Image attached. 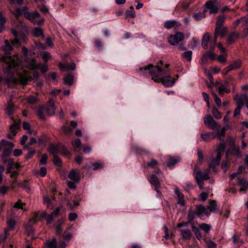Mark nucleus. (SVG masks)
Returning <instances> with one entry per match:
<instances>
[{
  "label": "nucleus",
  "instance_id": "nucleus-1",
  "mask_svg": "<svg viewBox=\"0 0 248 248\" xmlns=\"http://www.w3.org/2000/svg\"><path fill=\"white\" fill-rule=\"evenodd\" d=\"M163 64V61L160 60L156 66L150 64L147 66L140 67L139 72L143 75H146L148 72L152 76V79L155 82H161L163 85L166 87L172 86L175 82V79L170 76H164L167 74L168 70L162 69Z\"/></svg>",
  "mask_w": 248,
  "mask_h": 248
},
{
  "label": "nucleus",
  "instance_id": "nucleus-2",
  "mask_svg": "<svg viewBox=\"0 0 248 248\" xmlns=\"http://www.w3.org/2000/svg\"><path fill=\"white\" fill-rule=\"evenodd\" d=\"M0 62H3L7 65V67H4V72L8 74L7 77L5 78L6 83L9 87H13L17 82L18 79L15 77L13 73H10V69L15 67L18 64V61L16 60V57L12 58L11 56L7 55L2 56L0 58Z\"/></svg>",
  "mask_w": 248,
  "mask_h": 248
},
{
  "label": "nucleus",
  "instance_id": "nucleus-3",
  "mask_svg": "<svg viewBox=\"0 0 248 248\" xmlns=\"http://www.w3.org/2000/svg\"><path fill=\"white\" fill-rule=\"evenodd\" d=\"M227 31V28L225 27L216 26L214 37L210 42L211 49L214 48L217 37L220 36L221 38H223L226 34Z\"/></svg>",
  "mask_w": 248,
  "mask_h": 248
},
{
  "label": "nucleus",
  "instance_id": "nucleus-4",
  "mask_svg": "<svg viewBox=\"0 0 248 248\" xmlns=\"http://www.w3.org/2000/svg\"><path fill=\"white\" fill-rule=\"evenodd\" d=\"M11 32L15 37V39L12 41V44L13 45H16L18 44L21 45V44L26 42L27 37L24 32H17L14 29H11Z\"/></svg>",
  "mask_w": 248,
  "mask_h": 248
},
{
  "label": "nucleus",
  "instance_id": "nucleus-5",
  "mask_svg": "<svg viewBox=\"0 0 248 248\" xmlns=\"http://www.w3.org/2000/svg\"><path fill=\"white\" fill-rule=\"evenodd\" d=\"M23 15L27 19L32 22L34 24L40 25L44 22V18H41L39 20H36L40 16V14L37 11H34L33 13L25 12L23 13Z\"/></svg>",
  "mask_w": 248,
  "mask_h": 248
},
{
  "label": "nucleus",
  "instance_id": "nucleus-6",
  "mask_svg": "<svg viewBox=\"0 0 248 248\" xmlns=\"http://www.w3.org/2000/svg\"><path fill=\"white\" fill-rule=\"evenodd\" d=\"M185 38L184 34L181 32H177L173 35H170L168 38L170 44L172 46H176L182 41Z\"/></svg>",
  "mask_w": 248,
  "mask_h": 248
},
{
  "label": "nucleus",
  "instance_id": "nucleus-7",
  "mask_svg": "<svg viewBox=\"0 0 248 248\" xmlns=\"http://www.w3.org/2000/svg\"><path fill=\"white\" fill-rule=\"evenodd\" d=\"M204 124L210 129L217 130L220 129V126L212 117L209 115H205L204 117Z\"/></svg>",
  "mask_w": 248,
  "mask_h": 248
},
{
  "label": "nucleus",
  "instance_id": "nucleus-8",
  "mask_svg": "<svg viewBox=\"0 0 248 248\" xmlns=\"http://www.w3.org/2000/svg\"><path fill=\"white\" fill-rule=\"evenodd\" d=\"M210 171V168L208 167L203 172L201 170H199L197 167H195L194 170V174L195 175V179H197V177L199 176L202 180H207L210 177L209 176V172Z\"/></svg>",
  "mask_w": 248,
  "mask_h": 248
},
{
  "label": "nucleus",
  "instance_id": "nucleus-9",
  "mask_svg": "<svg viewBox=\"0 0 248 248\" xmlns=\"http://www.w3.org/2000/svg\"><path fill=\"white\" fill-rule=\"evenodd\" d=\"M233 99L236 101L237 106L243 107L245 104L248 109V96L247 95L241 94L240 96L235 95Z\"/></svg>",
  "mask_w": 248,
  "mask_h": 248
},
{
  "label": "nucleus",
  "instance_id": "nucleus-10",
  "mask_svg": "<svg viewBox=\"0 0 248 248\" xmlns=\"http://www.w3.org/2000/svg\"><path fill=\"white\" fill-rule=\"evenodd\" d=\"M24 66L30 69H35L39 67L36 60L33 58H26Z\"/></svg>",
  "mask_w": 248,
  "mask_h": 248
},
{
  "label": "nucleus",
  "instance_id": "nucleus-11",
  "mask_svg": "<svg viewBox=\"0 0 248 248\" xmlns=\"http://www.w3.org/2000/svg\"><path fill=\"white\" fill-rule=\"evenodd\" d=\"M19 128V124L14 121V123L10 126V133L7 135L9 139H13L17 133V130Z\"/></svg>",
  "mask_w": 248,
  "mask_h": 248
},
{
  "label": "nucleus",
  "instance_id": "nucleus-12",
  "mask_svg": "<svg viewBox=\"0 0 248 248\" xmlns=\"http://www.w3.org/2000/svg\"><path fill=\"white\" fill-rule=\"evenodd\" d=\"M46 113L48 115L51 116L55 113V108L54 107V102L53 99H49L48 101L46 107L45 108Z\"/></svg>",
  "mask_w": 248,
  "mask_h": 248
},
{
  "label": "nucleus",
  "instance_id": "nucleus-13",
  "mask_svg": "<svg viewBox=\"0 0 248 248\" xmlns=\"http://www.w3.org/2000/svg\"><path fill=\"white\" fill-rule=\"evenodd\" d=\"M196 216L200 217L201 215L204 213L207 217H209L210 215V212L205 208L202 205H199L196 206Z\"/></svg>",
  "mask_w": 248,
  "mask_h": 248
},
{
  "label": "nucleus",
  "instance_id": "nucleus-14",
  "mask_svg": "<svg viewBox=\"0 0 248 248\" xmlns=\"http://www.w3.org/2000/svg\"><path fill=\"white\" fill-rule=\"evenodd\" d=\"M68 177L75 182H78L80 180L79 171L75 170H72L70 171Z\"/></svg>",
  "mask_w": 248,
  "mask_h": 248
},
{
  "label": "nucleus",
  "instance_id": "nucleus-15",
  "mask_svg": "<svg viewBox=\"0 0 248 248\" xmlns=\"http://www.w3.org/2000/svg\"><path fill=\"white\" fill-rule=\"evenodd\" d=\"M201 138L203 141L209 142L216 138V134L215 132H208L202 134Z\"/></svg>",
  "mask_w": 248,
  "mask_h": 248
},
{
  "label": "nucleus",
  "instance_id": "nucleus-16",
  "mask_svg": "<svg viewBox=\"0 0 248 248\" xmlns=\"http://www.w3.org/2000/svg\"><path fill=\"white\" fill-rule=\"evenodd\" d=\"M59 68L62 71H66L69 70H74L76 69V64L74 62L63 64L62 62L59 63Z\"/></svg>",
  "mask_w": 248,
  "mask_h": 248
},
{
  "label": "nucleus",
  "instance_id": "nucleus-17",
  "mask_svg": "<svg viewBox=\"0 0 248 248\" xmlns=\"http://www.w3.org/2000/svg\"><path fill=\"white\" fill-rule=\"evenodd\" d=\"M149 181L150 183L155 186L156 192L159 193V190L158 188L160 187V183L158 178L155 174H152Z\"/></svg>",
  "mask_w": 248,
  "mask_h": 248
},
{
  "label": "nucleus",
  "instance_id": "nucleus-18",
  "mask_svg": "<svg viewBox=\"0 0 248 248\" xmlns=\"http://www.w3.org/2000/svg\"><path fill=\"white\" fill-rule=\"evenodd\" d=\"M205 6L206 8L209 10L210 14H216L218 12V7L211 0L207 1Z\"/></svg>",
  "mask_w": 248,
  "mask_h": 248
},
{
  "label": "nucleus",
  "instance_id": "nucleus-19",
  "mask_svg": "<svg viewBox=\"0 0 248 248\" xmlns=\"http://www.w3.org/2000/svg\"><path fill=\"white\" fill-rule=\"evenodd\" d=\"M206 209L211 212L217 213L219 211V209L217 203L215 200H210L209 201V205L207 206Z\"/></svg>",
  "mask_w": 248,
  "mask_h": 248
},
{
  "label": "nucleus",
  "instance_id": "nucleus-20",
  "mask_svg": "<svg viewBox=\"0 0 248 248\" xmlns=\"http://www.w3.org/2000/svg\"><path fill=\"white\" fill-rule=\"evenodd\" d=\"M239 37V33L237 32H232L228 36L227 42L228 45L233 44L235 40Z\"/></svg>",
  "mask_w": 248,
  "mask_h": 248
},
{
  "label": "nucleus",
  "instance_id": "nucleus-21",
  "mask_svg": "<svg viewBox=\"0 0 248 248\" xmlns=\"http://www.w3.org/2000/svg\"><path fill=\"white\" fill-rule=\"evenodd\" d=\"M239 185L241 186L240 191H245L248 188V181L244 178L238 177Z\"/></svg>",
  "mask_w": 248,
  "mask_h": 248
},
{
  "label": "nucleus",
  "instance_id": "nucleus-22",
  "mask_svg": "<svg viewBox=\"0 0 248 248\" xmlns=\"http://www.w3.org/2000/svg\"><path fill=\"white\" fill-rule=\"evenodd\" d=\"M180 24L176 20H168L164 23V27L167 29H170L173 27H177Z\"/></svg>",
  "mask_w": 248,
  "mask_h": 248
},
{
  "label": "nucleus",
  "instance_id": "nucleus-23",
  "mask_svg": "<svg viewBox=\"0 0 248 248\" xmlns=\"http://www.w3.org/2000/svg\"><path fill=\"white\" fill-rule=\"evenodd\" d=\"M210 36L208 32L205 33L202 37V45L205 49H207L208 43L210 40Z\"/></svg>",
  "mask_w": 248,
  "mask_h": 248
},
{
  "label": "nucleus",
  "instance_id": "nucleus-24",
  "mask_svg": "<svg viewBox=\"0 0 248 248\" xmlns=\"http://www.w3.org/2000/svg\"><path fill=\"white\" fill-rule=\"evenodd\" d=\"M180 161L179 157H175L173 156H170L169 161L167 164V167L170 168L173 167L176 163Z\"/></svg>",
  "mask_w": 248,
  "mask_h": 248
},
{
  "label": "nucleus",
  "instance_id": "nucleus-25",
  "mask_svg": "<svg viewBox=\"0 0 248 248\" xmlns=\"http://www.w3.org/2000/svg\"><path fill=\"white\" fill-rule=\"evenodd\" d=\"M222 155L223 154L217 153L216 159L212 160V161L210 163L209 167L210 168H215L216 166L218 165Z\"/></svg>",
  "mask_w": 248,
  "mask_h": 248
},
{
  "label": "nucleus",
  "instance_id": "nucleus-26",
  "mask_svg": "<svg viewBox=\"0 0 248 248\" xmlns=\"http://www.w3.org/2000/svg\"><path fill=\"white\" fill-rule=\"evenodd\" d=\"M222 155L223 154L217 153L216 159L212 160V161L210 163L209 167L210 168H215L216 166L218 165Z\"/></svg>",
  "mask_w": 248,
  "mask_h": 248
},
{
  "label": "nucleus",
  "instance_id": "nucleus-27",
  "mask_svg": "<svg viewBox=\"0 0 248 248\" xmlns=\"http://www.w3.org/2000/svg\"><path fill=\"white\" fill-rule=\"evenodd\" d=\"M7 112L8 115H11L15 110V108L12 99L8 101L6 107Z\"/></svg>",
  "mask_w": 248,
  "mask_h": 248
},
{
  "label": "nucleus",
  "instance_id": "nucleus-28",
  "mask_svg": "<svg viewBox=\"0 0 248 248\" xmlns=\"http://www.w3.org/2000/svg\"><path fill=\"white\" fill-rule=\"evenodd\" d=\"M247 19L248 18L243 17L234 21L233 23L234 28L235 29L239 24H240L241 26L244 25V24L247 23Z\"/></svg>",
  "mask_w": 248,
  "mask_h": 248
},
{
  "label": "nucleus",
  "instance_id": "nucleus-29",
  "mask_svg": "<svg viewBox=\"0 0 248 248\" xmlns=\"http://www.w3.org/2000/svg\"><path fill=\"white\" fill-rule=\"evenodd\" d=\"M32 33L34 36L38 37L39 36H42V37L44 38V35L43 33V31L42 29L39 28L35 27L34 28Z\"/></svg>",
  "mask_w": 248,
  "mask_h": 248
},
{
  "label": "nucleus",
  "instance_id": "nucleus-30",
  "mask_svg": "<svg viewBox=\"0 0 248 248\" xmlns=\"http://www.w3.org/2000/svg\"><path fill=\"white\" fill-rule=\"evenodd\" d=\"M180 232H181L183 238H185V239H190V238L191 235H192L190 230H189L188 229H186V230L181 229V230H180Z\"/></svg>",
  "mask_w": 248,
  "mask_h": 248
},
{
  "label": "nucleus",
  "instance_id": "nucleus-31",
  "mask_svg": "<svg viewBox=\"0 0 248 248\" xmlns=\"http://www.w3.org/2000/svg\"><path fill=\"white\" fill-rule=\"evenodd\" d=\"M63 223V221L62 220H59L56 224V234L59 235L60 236H61V233L62 231V224Z\"/></svg>",
  "mask_w": 248,
  "mask_h": 248
},
{
  "label": "nucleus",
  "instance_id": "nucleus-32",
  "mask_svg": "<svg viewBox=\"0 0 248 248\" xmlns=\"http://www.w3.org/2000/svg\"><path fill=\"white\" fill-rule=\"evenodd\" d=\"M225 20V16L223 15H218L217 17V21L216 23V26H223V23Z\"/></svg>",
  "mask_w": 248,
  "mask_h": 248
},
{
  "label": "nucleus",
  "instance_id": "nucleus-33",
  "mask_svg": "<svg viewBox=\"0 0 248 248\" xmlns=\"http://www.w3.org/2000/svg\"><path fill=\"white\" fill-rule=\"evenodd\" d=\"M74 76L68 74L64 78V82L65 84L71 85L73 83Z\"/></svg>",
  "mask_w": 248,
  "mask_h": 248
},
{
  "label": "nucleus",
  "instance_id": "nucleus-34",
  "mask_svg": "<svg viewBox=\"0 0 248 248\" xmlns=\"http://www.w3.org/2000/svg\"><path fill=\"white\" fill-rule=\"evenodd\" d=\"M241 64V62L240 60H237L233 62L231 64L229 65L231 70L239 68Z\"/></svg>",
  "mask_w": 248,
  "mask_h": 248
},
{
  "label": "nucleus",
  "instance_id": "nucleus-35",
  "mask_svg": "<svg viewBox=\"0 0 248 248\" xmlns=\"http://www.w3.org/2000/svg\"><path fill=\"white\" fill-rule=\"evenodd\" d=\"M59 146H54L51 145L48 148L49 152L53 154L54 155H56V154H59Z\"/></svg>",
  "mask_w": 248,
  "mask_h": 248
},
{
  "label": "nucleus",
  "instance_id": "nucleus-36",
  "mask_svg": "<svg viewBox=\"0 0 248 248\" xmlns=\"http://www.w3.org/2000/svg\"><path fill=\"white\" fill-rule=\"evenodd\" d=\"M192 52L191 50L186 51L182 54L183 58L187 61L190 62L191 60Z\"/></svg>",
  "mask_w": 248,
  "mask_h": 248
},
{
  "label": "nucleus",
  "instance_id": "nucleus-37",
  "mask_svg": "<svg viewBox=\"0 0 248 248\" xmlns=\"http://www.w3.org/2000/svg\"><path fill=\"white\" fill-rule=\"evenodd\" d=\"M6 22V18L3 16L2 13L0 11V32H2L4 29V25Z\"/></svg>",
  "mask_w": 248,
  "mask_h": 248
},
{
  "label": "nucleus",
  "instance_id": "nucleus-38",
  "mask_svg": "<svg viewBox=\"0 0 248 248\" xmlns=\"http://www.w3.org/2000/svg\"><path fill=\"white\" fill-rule=\"evenodd\" d=\"M199 228L206 233H208L211 230V226L204 223L199 224Z\"/></svg>",
  "mask_w": 248,
  "mask_h": 248
},
{
  "label": "nucleus",
  "instance_id": "nucleus-39",
  "mask_svg": "<svg viewBox=\"0 0 248 248\" xmlns=\"http://www.w3.org/2000/svg\"><path fill=\"white\" fill-rule=\"evenodd\" d=\"M217 131L216 134V137H217L219 139H221V138L225 136V132L226 131V129L225 127H223L220 130L218 129L216 130Z\"/></svg>",
  "mask_w": 248,
  "mask_h": 248
},
{
  "label": "nucleus",
  "instance_id": "nucleus-40",
  "mask_svg": "<svg viewBox=\"0 0 248 248\" xmlns=\"http://www.w3.org/2000/svg\"><path fill=\"white\" fill-rule=\"evenodd\" d=\"M48 248H57V241L56 238H53L51 241L46 243Z\"/></svg>",
  "mask_w": 248,
  "mask_h": 248
},
{
  "label": "nucleus",
  "instance_id": "nucleus-41",
  "mask_svg": "<svg viewBox=\"0 0 248 248\" xmlns=\"http://www.w3.org/2000/svg\"><path fill=\"white\" fill-rule=\"evenodd\" d=\"M42 57L43 60L46 63L48 60L52 59V56L50 53L48 51H44L42 54Z\"/></svg>",
  "mask_w": 248,
  "mask_h": 248
},
{
  "label": "nucleus",
  "instance_id": "nucleus-42",
  "mask_svg": "<svg viewBox=\"0 0 248 248\" xmlns=\"http://www.w3.org/2000/svg\"><path fill=\"white\" fill-rule=\"evenodd\" d=\"M196 215V211H194L191 209H190L188 211L187 218L188 221V222H191L193 219L195 218V216Z\"/></svg>",
  "mask_w": 248,
  "mask_h": 248
},
{
  "label": "nucleus",
  "instance_id": "nucleus-43",
  "mask_svg": "<svg viewBox=\"0 0 248 248\" xmlns=\"http://www.w3.org/2000/svg\"><path fill=\"white\" fill-rule=\"evenodd\" d=\"M126 16L127 17L132 18H134L136 16L135 12L132 6L129 8V10L126 11Z\"/></svg>",
  "mask_w": 248,
  "mask_h": 248
},
{
  "label": "nucleus",
  "instance_id": "nucleus-44",
  "mask_svg": "<svg viewBox=\"0 0 248 248\" xmlns=\"http://www.w3.org/2000/svg\"><path fill=\"white\" fill-rule=\"evenodd\" d=\"M29 79V77L25 74V75H21L18 80H19L20 82L24 85L26 84Z\"/></svg>",
  "mask_w": 248,
  "mask_h": 248
},
{
  "label": "nucleus",
  "instance_id": "nucleus-45",
  "mask_svg": "<svg viewBox=\"0 0 248 248\" xmlns=\"http://www.w3.org/2000/svg\"><path fill=\"white\" fill-rule=\"evenodd\" d=\"M192 231L195 233L196 238L198 240H200L202 238V235L200 230L198 228L194 226H192Z\"/></svg>",
  "mask_w": 248,
  "mask_h": 248
},
{
  "label": "nucleus",
  "instance_id": "nucleus-46",
  "mask_svg": "<svg viewBox=\"0 0 248 248\" xmlns=\"http://www.w3.org/2000/svg\"><path fill=\"white\" fill-rule=\"evenodd\" d=\"M93 170L101 169L104 167V163L102 162H95L92 164Z\"/></svg>",
  "mask_w": 248,
  "mask_h": 248
},
{
  "label": "nucleus",
  "instance_id": "nucleus-47",
  "mask_svg": "<svg viewBox=\"0 0 248 248\" xmlns=\"http://www.w3.org/2000/svg\"><path fill=\"white\" fill-rule=\"evenodd\" d=\"M212 114H213V116L215 118H216L217 119H221V118L222 117V115L219 112V111L218 110V109L214 107L213 108V109H212Z\"/></svg>",
  "mask_w": 248,
  "mask_h": 248
},
{
  "label": "nucleus",
  "instance_id": "nucleus-48",
  "mask_svg": "<svg viewBox=\"0 0 248 248\" xmlns=\"http://www.w3.org/2000/svg\"><path fill=\"white\" fill-rule=\"evenodd\" d=\"M242 26L244 27V29L241 33L242 36L244 38L248 35V18L247 19V23Z\"/></svg>",
  "mask_w": 248,
  "mask_h": 248
},
{
  "label": "nucleus",
  "instance_id": "nucleus-49",
  "mask_svg": "<svg viewBox=\"0 0 248 248\" xmlns=\"http://www.w3.org/2000/svg\"><path fill=\"white\" fill-rule=\"evenodd\" d=\"M25 229L28 235H31L33 234L34 231L32 227V225L27 223L25 225Z\"/></svg>",
  "mask_w": 248,
  "mask_h": 248
},
{
  "label": "nucleus",
  "instance_id": "nucleus-50",
  "mask_svg": "<svg viewBox=\"0 0 248 248\" xmlns=\"http://www.w3.org/2000/svg\"><path fill=\"white\" fill-rule=\"evenodd\" d=\"M207 248H217V244L213 241L208 239L205 241Z\"/></svg>",
  "mask_w": 248,
  "mask_h": 248
},
{
  "label": "nucleus",
  "instance_id": "nucleus-51",
  "mask_svg": "<svg viewBox=\"0 0 248 248\" xmlns=\"http://www.w3.org/2000/svg\"><path fill=\"white\" fill-rule=\"evenodd\" d=\"M37 97L36 96H28L27 99V102H28L29 104H35L36 101H37Z\"/></svg>",
  "mask_w": 248,
  "mask_h": 248
},
{
  "label": "nucleus",
  "instance_id": "nucleus-52",
  "mask_svg": "<svg viewBox=\"0 0 248 248\" xmlns=\"http://www.w3.org/2000/svg\"><path fill=\"white\" fill-rule=\"evenodd\" d=\"M225 143L222 142L220 143L218 146L217 151V153L223 154H224V150H225Z\"/></svg>",
  "mask_w": 248,
  "mask_h": 248
},
{
  "label": "nucleus",
  "instance_id": "nucleus-53",
  "mask_svg": "<svg viewBox=\"0 0 248 248\" xmlns=\"http://www.w3.org/2000/svg\"><path fill=\"white\" fill-rule=\"evenodd\" d=\"M9 10L17 18L22 14L21 10L19 7L16 8L15 12L12 10L11 8H9Z\"/></svg>",
  "mask_w": 248,
  "mask_h": 248
},
{
  "label": "nucleus",
  "instance_id": "nucleus-54",
  "mask_svg": "<svg viewBox=\"0 0 248 248\" xmlns=\"http://www.w3.org/2000/svg\"><path fill=\"white\" fill-rule=\"evenodd\" d=\"M59 154H61L64 155H67L69 154V151L67 150L65 146L64 145L59 146Z\"/></svg>",
  "mask_w": 248,
  "mask_h": 248
},
{
  "label": "nucleus",
  "instance_id": "nucleus-55",
  "mask_svg": "<svg viewBox=\"0 0 248 248\" xmlns=\"http://www.w3.org/2000/svg\"><path fill=\"white\" fill-rule=\"evenodd\" d=\"M45 109V108H39L37 111V114L38 117L42 120H45V116L44 114V110Z\"/></svg>",
  "mask_w": 248,
  "mask_h": 248
},
{
  "label": "nucleus",
  "instance_id": "nucleus-56",
  "mask_svg": "<svg viewBox=\"0 0 248 248\" xmlns=\"http://www.w3.org/2000/svg\"><path fill=\"white\" fill-rule=\"evenodd\" d=\"M213 96L214 98L216 104L217 106L220 107L221 105V99L217 96V94L216 93H212Z\"/></svg>",
  "mask_w": 248,
  "mask_h": 248
},
{
  "label": "nucleus",
  "instance_id": "nucleus-57",
  "mask_svg": "<svg viewBox=\"0 0 248 248\" xmlns=\"http://www.w3.org/2000/svg\"><path fill=\"white\" fill-rule=\"evenodd\" d=\"M42 216L43 217L46 218V221L48 222V223H51L53 220L54 216L52 214L49 215L47 216L46 217V213H44L43 214H42Z\"/></svg>",
  "mask_w": 248,
  "mask_h": 248
},
{
  "label": "nucleus",
  "instance_id": "nucleus-58",
  "mask_svg": "<svg viewBox=\"0 0 248 248\" xmlns=\"http://www.w3.org/2000/svg\"><path fill=\"white\" fill-rule=\"evenodd\" d=\"M218 93L219 94H222L225 92H227L229 93L230 92V90L227 89L224 86L222 85L220 86L218 88Z\"/></svg>",
  "mask_w": 248,
  "mask_h": 248
},
{
  "label": "nucleus",
  "instance_id": "nucleus-59",
  "mask_svg": "<svg viewBox=\"0 0 248 248\" xmlns=\"http://www.w3.org/2000/svg\"><path fill=\"white\" fill-rule=\"evenodd\" d=\"M47 155L46 154H45L42 155L39 161L40 164L41 165L46 164L47 162Z\"/></svg>",
  "mask_w": 248,
  "mask_h": 248
},
{
  "label": "nucleus",
  "instance_id": "nucleus-60",
  "mask_svg": "<svg viewBox=\"0 0 248 248\" xmlns=\"http://www.w3.org/2000/svg\"><path fill=\"white\" fill-rule=\"evenodd\" d=\"M53 162L57 166H61L62 164L61 159L57 155H54Z\"/></svg>",
  "mask_w": 248,
  "mask_h": 248
},
{
  "label": "nucleus",
  "instance_id": "nucleus-61",
  "mask_svg": "<svg viewBox=\"0 0 248 248\" xmlns=\"http://www.w3.org/2000/svg\"><path fill=\"white\" fill-rule=\"evenodd\" d=\"M7 145H8L10 148L11 150L7 149L4 151L3 153V155H8L11 152V150L14 147V144L12 143V142H8L7 143Z\"/></svg>",
  "mask_w": 248,
  "mask_h": 248
},
{
  "label": "nucleus",
  "instance_id": "nucleus-62",
  "mask_svg": "<svg viewBox=\"0 0 248 248\" xmlns=\"http://www.w3.org/2000/svg\"><path fill=\"white\" fill-rule=\"evenodd\" d=\"M72 145L75 148V150H76V149L79 148L81 145L80 140L79 139L76 140L74 142H72Z\"/></svg>",
  "mask_w": 248,
  "mask_h": 248
},
{
  "label": "nucleus",
  "instance_id": "nucleus-63",
  "mask_svg": "<svg viewBox=\"0 0 248 248\" xmlns=\"http://www.w3.org/2000/svg\"><path fill=\"white\" fill-rule=\"evenodd\" d=\"M7 224L8 226L11 229V230H14V227L15 226V221L14 219H8L7 221Z\"/></svg>",
  "mask_w": 248,
  "mask_h": 248
},
{
  "label": "nucleus",
  "instance_id": "nucleus-64",
  "mask_svg": "<svg viewBox=\"0 0 248 248\" xmlns=\"http://www.w3.org/2000/svg\"><path fill=\"white\" fill-rule=\"evenodd\" d=\"M157 161L156 160L153 159L147 163V166L149 167L154 168L157 165Z\"/></svg>",
  "mask_w": 248,
  "mask_h": 248
}]
</instances>
